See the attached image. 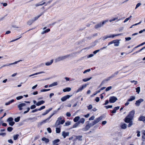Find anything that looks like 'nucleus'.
Masks as SVG:
<instances>
[{
    "label": "nucleus",
    "mask_w": 145,
    "mask_h": 145,
    "mask_svg": "<svg viewBox=\"0 0 145 145\" xmlns=\"http://www.w3.org/2000/svg\"><path fill=\"white\" fill-rule=\"evenodd\" d=\"M71 124V122L69 121H67V122L65 123L64 126H69Z\"/></svg>",
    "instance_id": "obj_44"
},
{
    "label": "nucleus",
    "mask_w": 145,
    "mask_h": 145,
    "mask_svg": "<svg viewBox=\"0 0 145 145\" xmlns=\"http://www.w3.org/2000/svg\"><path fill=\"white\" fill-rule=\"evenodd\" d=\"M91 78V77H90L89 78H86L85 79H83L82 80L84 82H86L87 81H88L90 80Z\"/></svg>",
    "instance_id": "obj_38"
},
{
    "label": "nucleus",
    "mask_w": 145,
    "mask_h": 145,
    "mask_svg": "<svg viewBox=\"0 0 145 145\" xmlns=\"http://www.w3.org/2000/svg\"><path fill=\"white\" fill-rule=\"evenodd\" d=\"M136 92L138 94H139L140 91V88L139 87H138L136 88Z\"/></svg>",
    "instance_id": "obj_37"
},
{
    "label": "nucleus",
    "mask_w": 145,
    "mask_h": 145,
    "mask_svg": "<svg viewBox=\"0 0 145 145\" xmlns=\"http://www.w3.org/2000/svg\"><path fill=\"white\" fill-rule=\"evenodd\" d=\"M144 44H145V42H144L142 43L139 44V45L137 46H136V47H139L141 46H142Z\"/></svg>",
    "instance_id": "obj_61"
},
{
    "label": "nucleus",
    "mask_w": 145,
    "mask_h": 145,
    "mask_svg": "<svg viewBox=\"0 0 145 145\" xmlns=\"http://www.w3.org/2000/svg\"><path fill=\"white\" fill-rule=\"evenodd\" d=\"M41 15L42 14H40L37 16L35 17L34 18V19H32V20L34 22L35 20H37L40 16H41Z\"/></svg>",
    "instance_id": "obj_40"
},
{
    "label": "nucleus",
    "mask_w": 145,
    "mask_h": 145,
    "mask_svg": "<svg viewBox=\"0 0 145 145\" xmlns=\"http://www.w3.org/2000/svg\"><path fill=\"white\" fill-rule=\"evenodd\" d=\"M122 35V34L121 33V34H118L111 35H110L108 36H105V37L102 38L103 40H104L108 38H111V37L113 38L117 36H119V35Z\"/></svg>",
    "instance_id": "obj_3"
},
{
    "label": "nucleus",
    "mask_w": 145,
    "mask_h": 145,
    "mask_svg": "<svg viewBox=\"0 0 145 145\" xmlns=\"http://www.w3.org/2000/svg\"><path fill=\"white\" fill-rule=\"evenodd\" d=\"M34 22L32 20H29L27 22V24L29 25H31Z\"/></svg>",
    "instance_id": "obj_36"
},
{
    "label": "nucleus",
    "mask_w": 145,
    "mask_h": 145,
    "mask_svg": "<svg viewBox=\"0 0 145 145\" xmlns=\"http://www.w3.org/2000/svg\"><path fill=\"white\" fill-rule=\"evenodd\" d=\"M53 116V115H51L48 118L46 119L45 120V121L47 122L49 121L50 119Z\"/></svg>",
    "instance_id": "obj_45"
},
{
    "label": "nucleus",
    "mask_w": 145,
    "mask_h": 145,
    "mask_svg": "<svg viewBox=\"0 0 145 145\" xmlns=\"http://www.w3.org/2000/svg\"><path fill=\"white\" fill-rule=\"evenodd\" d=\"M14 101V99H12L11 100L9 101L8 102H7L5 103V105H10V104L12 103Z\"/></svg>",
    "instance_id": "obj_24"
},
{
    "label": "nucleus",
    "mask_w": 145,
    "mask_h": 145,
    "mask_svg": "<svg viewBox=\"0 0 145 145\" xmlns=\"http://www.w3.org/2000/svg\"><path fill=\"white\" fill-rule=\"evenodd\" d=\"M45 72L44 71H42V72H37V73H34V74H31L29 76V77H31L32 76H33L34 75H37V74H42V73H44Z\"/></svg>",
    "instance_id": "obj_21"
},
{
    "label": "nucleus",
    "mask_w": 145,
    "mask_h": 145,
    "mask_svg": "<svg viewBox=\"0 0 145 145\" xmlns=\"http://www.w3.org/2000/svg\"><path fill=\"white\" fill-rule=\"evenodd\" d=\"M6 133H0V135L2 136L3 137H4L6 135Z\"/></svg>",
    "instance_id": "obj_58"
},
{
    "label": "nucleus",
    "mask_w": 145,
    "mask_h": 145,
    "mask_svg": "<svg viewBox=\"0 0 145 145\" xmlns=\"http://www.w3.org/2000/svg\"><path fill=\"white\" fill-rule=\"evenodd\" d=\"M26 105V104L25 103H21L19 104L18 105V108L20 110H21L23 109L22 107H24Z\"/></svg>",
    "instance_id": "obj_12"
},
{
    "label": "nucleus",
    "mask_w": 145,
    "mask_h": 145,
    "mask_svg": "<svg viewBox=\"0 0 145 145\" xmlns=\"http://www.w3.org/2000/svg\"><path fill=\"white\" fill-rule=\"evenodd\" d=\"M69 132H65V131H63L62 133V136H63L64 138H65L66 137L69 136Z\"/></svg>",
    "instance_id": "obj_14"
},
{
    "label": "nucleus",
    "mask_w": 145,
    "mask_h": 145,
    "mask_svg": "<svg viewBox=\"0 0 145 145\" xmlns=\"http://www.w3.org/2000/svg\"><path fill=\"white\" fill-rule=\"evenodd\" d=\"M22 61V60H19V61H16L14 62L13 63L9 64V65H11L16 64H17V63H18V62H19L20 61Z\"/></svg>",
    "instance_id": "obj_48"
},
{
    "label": "nucleus",
    "mask_w": 145,
    "mask_h": 145,
    "mask_svg": "<svg viewBox=\"0 0 145 145\" xmlns=\"http://www.w3.org/2000/svg\"><path fill=\"white\" fill-rule=\"evenodd\" d=\"M23 98V96H20L16 97V99L17 100H20Z\"/></svg>",
    "instance_id": "obj_54"
},
{
    "label": "nucleus",
    "mask_w": 145,
    "mask_h": 145,
    "mask_svg": "<svg viewBox=\"0 0 145 145\" xmlns=\"http://www.w3.org/2000/svg\"><path fill=\"white\" fill-rule=\"evenodd\" d=\"M119 73V71H116L113 74H112L111 76L108 77V80H109L112 79L113 78L115 77Z\"/></svg>",
    "instance_id": "obj_7"
},
{
    "label": "nucleus",
    "mask_w": 145,
    "mask_h": 145,
    "mask_svg": "<svg viewBox=\"0 0 145 145\" xmlns=\"http://www.w3.org/2000/svg\"><path fill=\"white\" fill-rule=\"evenodd\" d=\"M112 88L111 86H109L106 88V89H105V90L106 91H108L110 90Z\"/></svg>",
    "instance_id": "obj_50"
},
{
    "label": "nucleus",
    "mask_w": 145,
    "mask_h": 145,
    "mask_svg": "<svg viewBox=\"0 0 145 145\" xmlns=\"http://www.w3.org/2000/svg\"><path fill=\"white\" fill-rule=\"evenodd\" d=\"M118 100L117 98L114 96H112L110 97L109 101L110 103H114Z\"/></svg>",
    "instance_id": "obj_5"
},
{
    "label": "nucleus",
    "mask_w": 145,
    "mask_h": 145,
    "mask_svg": "<svg viewBox=\"0 0 145 145\" xmlns=\"http://www.w3.org/2000/svg\"><path fill=\"white\" fill-rule=\"evenodd\" d=\"M109 80H108V78H107L106 79L104 80L102 82H101V85H103L104 84L106 83Z\"/></svg>",
    "instance_id": "obj_32"
},
{
    "label": "nucleus",
    "mask_w": 145,
    "mask_h": 145,
    "mask_svg": "<svg viewBox=\"0 0 145 145\" xmlns=\"http://www.w3.org/2000/svg\"><path fill=\"white\" fill-rule=\"evenodd\" d=\"M79 125V123H78V122L76 123L73 125V128H75L77 127Z\"/></svg>",
    "instance_id": "obj_42"
},
{
    "label": "nucleus",
    "mask_w": 145,
    "mask_h": 145,
    "mask_svg": "<svg viewBox=\"0 0 145 145\" xmlns=\"http://www.w3.org/2000/svg\"><path fill=\"white\" fill-rule=\"evenodd\" d=\"M13 119L12 117H10L7 120V121L9 122V125L12 126L15 124V122L13 121Z\"/></svg>",
    "instance_id": "obj_4"
},
{
    "label": "nucleus",
    "mask_w": 145,
    "mask_h": 145,
    "mask_svg": "<svg viewBox=\"0 0 145 145\" xmlns=\"http://www.w3.org/2000/svg\"><path fill=\"white\" fill-rule=\"evenodd\" d=\"M88 125H89V126L91 127V126H93L95 124H94V123L93 121H92L91 123H88Z\"/></svg>",
    "instance_id": "obj_59"
},
{
    "label": "nucleus",
    "mask_w": 145,
    "mask_h": 145,
    "mask_svg": "<svg viewBox=\"0 0 145 145\" xmlns=\"http://www.w3.org/2000/svg\"><path fill=\"white\" fill-rule=\"evenodd\" d=\"M90 71H91V69H88L87 70H85L83 72V73L84 74H85V73H86L87 72H89Z\"/></svg>",
    "instance_id": "obj_60"
},
{
    "label": "nucleus",
    "mask_w": 145,
    "mask_h": 145,
    "mask_svg": "<svg viewBox=\"0 0 145 145\" xmlns=\"http://www.w3.org/2000/svg\"><path fill=\"white\" fill-rule=\"evenodd\" d=\"M71 89L70 88H67L63 89V91L64 92L66 91H70L71 90Z\"/></svg>",
    "instance_id": "obj_25"
},
{
    "label": "nucleus",
    "mask_w": 145,
    "mask_h": 145,
    "mask_svg": "<svg viewBox=\"0 0 145 145\" xmlns=\"http://www.w3.org/2000/svg\"><path fill=\"white\" fill-rule=\"evenodd\" d=\"M135 97L134 96H131L130 97V98L127 100L128 101H132L135 99Z\"/></svg>",
    "instance_id": "obj_20"
},
{
    "label": "nucleus",
    "mask_w": 145,
    "mask_h": 145,
    "mask_svg": "<svg viewBox=\"0 0 145 145\" xmlns=\"http://www.w3.org/2000/svg\"><path fill=\"white\" fill-rule=\"evenodd\" d=\"M20 117H18L14 119V121L16 122H18L20 121Z\"/></svg>",
    "instance_id": "obj_41"
},
{
    "label": "nucleus",
    "mask_w": 145,
    "mask_h": 145,
    "mask_svg": "<svg viewBox=\"0 0 145 145\" xmlns=\"http://www.w3.org/2000/svg\"><path fill=\"white\" fill-rule=\"evenodd\" d=\"M87 107L88 110H90L92 108V106L91 105H90L88 106Z\"/></svg>",
    "instance_id": "obj_62"
},
{
    "label": "nucleus",
    "mask_w": 145,
    "mask_h": 145,
    "mask_svg": "<svg viewBox=\"0 0 145 145\" xmlns=\"http://www.w3.org/2000/svg\"><path fill=\"white\" fill-rule=\"evenodd\" d=\"M36 106L35 105H33L31 106L30 107V108L31 109H33L35 108H36Z\"/></svg>",
    "instance_id": "obj_63"
},
{
    "label": "nucleus",
    "mask_w": 145,
    "mask_h": 145,
    "mask_svg": "<svg viewBox=\"0 0 145 145\" xmlns=\"http://www.w3.org/2000/svg\"><path fill=\"white\" fill-rule=\"evenodd\" d=\"M69 56V55H67L66 56H60L59 57L57 58L56 59V62H57L59 61H61L63 60L64 59H65L67 58Z\"/></svg>",
    "instance_id": "obj_2"
},
{
    "label": "nucleus",
    "mask_w": 145,
    "mask_h": 145,
    "mask_svg": "<svg viewBox=\"0 0 145 145\" xmlns=\"http://www.w3.org/2000/svg\"><path fill=\"white\" fill-rule=\"evenodd\" d=\"M118 19V18H114L113 19H111L109 20V21L110 22H111L112 21H115V20H117Z\"/></svg>",
    "instance_id": "obj_52"
},
{
    "label": "nucleus",
    "mask_w": 145,
    "mask_h": 145,
    "mask_svg": "<svg viewBox=\"0 0 145 145\" xmlns=\"http://www.w3.org/2000/svg\"><path fill=\"white\" fill-rule=\"evenodd\" d=\"M46 122H46V121H45V120H44L40 122L39 123V125H42L43 124Z\"/></svg>",
    "instance_id": "obj_43"
},
{
    "label": "nucleus",
    "mask_w": 145,
    "mask_h": 145,
    "mask_svg": "<svg viewBox=\"0 0 145 145\" xmlns=\"http://www.w3.org/2000/svg\"><path fill=\"white\" fill-rule=\"evenodd\" d=\"M88 124L86 125L85 126V127L82 129V130L83 131H86L88 130L90 128V127Z\"/></svg>",
    "instance_id": "obj_13"
},
{
    "label": "nucleus",
    "mask_w": 145,
    "mask_h": 145,
    "mask_svg": "<svg viewBox=\"0 0 145 145\" xmlns=\"http://www.w3.org/2000/svg\"><path fill=\"white\" fill-rule=\"evenodd\" d=\"M60 141V140L59 139H57L56 140H54L53 142V144L54 145L57 144V143Z\"/></svg>",
    "instance_id": "obj_33"
},
{
    "label": "nucleus",
    "mask_w": 145,
    "mask_h": 145,
    "mask_svg": "<svg viewBox=\"0 0 145 145\" xmlns=\"http://www.w3.org/2000/svg\"><path fill=\"white\" fill-rule=\"evenodd\" d=\"M52 108H50L48 110H46V111L42 114V115L44 116L48 114L50 111L52 110Z\"/></svg>",
    "instance_id": "obj_16"
},
{
    "label": "nucleus",
    "mask_w": 145,
    "mask_h": 145,
    "mask_svg": "<svg viewBox=\"0 0 145 145\" xmlns=\"http://www.w3.org/2000/svg\"><path fill=\"white\" fill-rule=\"evenodd\" d=\"M50 31V29H48L46 30H44L42 32H41V34H43L45 33H48V32Z\"/></svg>",
    "instance_id": "obj_31"
},
{
    "label": "nucleus",
    "mask_w": 145,
    "mask_h": 145,
    "mask_svg": "<svg viewBox=\"0 0 145 145\" xmlns=\"http://www.w3.org/2000/svg\"><path fill=\"white\" fill-rule=\"evenodd\" d=\"M18 136H19V135L18 134H16V135L14 136H13L14 139L15 140H16L18 138Z\"/></svg>",
    "instance_id": "obj_47"
},
{
    "label": "nucleus",
    "mask_w": 145,
    "mask_h": 145,
    "mask_svg": "<svg viewBox=\"0 0 145 145\" xmlns=\"http://www.w3.org/2000/svg\"><path fill=\"white\" fill-rule=\"evenodd\" d=\"M135 114V111L132 110L129 113L128 115L125 118V121L126 123H129L128 127H131L133 124V122L131 121L133 119Z\"/></svg>",
    "instance_id": "obj_1"
},
{
    "label": "nucleus",
    "mask_w": 145,
    "mask_h": 145,
    "mask_svg": "<svg viewBox=\"0 0 145 145\" xmlns=\"http://www.w3.org/2000/svg\"><path fill=\"white\" fill-rule=\"evenodd\" d=\"M53 116V115H51L48 118L46 119L45 120V121L47 122L49 121L50 119Z\"/></svg>",
    "instance_id": "obj_46"
},
{
    "label": "nucleus",
    "mask_w": 145,
    "mask_h": 145,
    "mask_svg": "<svg viewBox=\"0 0 145 145\" xmlns=\"http://www.w3.org/2000/svg\"><path fill=\"white\" fill-rule=\"evenodd\" d=\"M95 118V117L94 116H93L90 118H89V120H92L94 119Z\"/></svg>",
    "instance_id": "obj_64"
},
{
    "label": "nucleus",
    "mask_w": 145,
    "mask_h": 145,
    "mask_svg": "<svg viewBox=\"0 0 145 145\" xmlns=\"http://www.w3.org/2000/svg\"><path fill=\"white\" fill-rule=\"evenodd\" d=\"M61 120H62V117L60 116L57 118V120L56 121L55 124V127H58V126L59 125V121H60Z\"/></svg>",
    "instance_id": "obj_10"
},
{
    "label": "nucleus",
    "mask_w": 145,
    "mask_h": 145,
    "mask_svg": "<svg viewBox=\"0 0 145 145\" xmlns=\"http://www.w3.org/2000/svg\"><path fill=\"white\" fill-rule=\"evenodd\" d=\"M141 4L140 3H138L136 5V7L135 8V9H136L138 7H139L141 5Z\"/></svg>",
    "instance_id": "obj_55"
},
{
    "label": "nucleus",
    "mask_w": 145,
    "mask_h": 145,
    "mask_svg": "<svg viewBox=\"0 0 145 145\" xmlns=\"http://www.w3.org/2000/svg\"><path fill=\"white\" fill-rule=\"evenodd\" d=\"M60 129L59 128H56V132L57 133H59L60 132Z\"/></svg>",
    "instance_id": "obj_39"
},
{
    "label": "nucleus",
    "mask_w": 145,
    "mask_h": 145,
    "mask_svg": "<svg viewBox=\"0 0 145 145\" xmlns=\"http://www.w3.org/2000/svg\"><path fill=\"white\" fill-rule=\"evenodd\" d=\"M139 121H145V117L144 116H141L138 119Z\"/></svg>",
    "instance_id": "obj_28"
},
{
    "label": "nucleus",
    "mask_w": 145,
    "mask_h": 145,
    "mask_svg": "<svg viewBox=\"0 0 145 145\" xmlns=\"http://www.w3.org/2000/svg\"><path fill=\"white\" fill-rule=\"evenodd\" d=\"M50 89H43L41 90L40 91L41 92H43L45 91H50Z\"/></svg>",
    "instance_id": "obj_53"
},
{
    "label": "nucleus",
    "mask_w": 145,
    "mask_h": 145,
    "mask_svg": "<svg viewBox=\"0 0 145 145\" xmlns=\"http://www.w3.org/2000/svg\"><path fill=\"white\" fill-rule=\"evenodd\" d=\"M108 22V20H105L103 22H102V24H100V27L102 26L103 25L105 24L106 22Z\"/></svg>",
    "instance_id": "obj_34"
},
{
    "label": "nucleus",
    "mask_w": 145,
    "mask_h": 145,
    "mask_svg": "<svg viewBox=\"0 0 145 145\" xmlns=\"http://www.w3.org/2000/svg\"><path fill=\"white\" fill-rule=\"evenodd\" d=\"M125 39L126 41H128L131 39V38L130 37H125Z\"/></svg>",
    "instance_id": "obj_57"
},
{
    "label": "nucleus",
    "mask_w": 145,
    "mask_h": 145,
    "mask_svg": "<svg viewBox=\"0 0 145 145\" xmlns=\"http://www.w3.org/2000/svg\"><path fill=\"white\" fill-rule=\"evenodd\" d=\"M85 120V119L83 118H82L80 119V120L78 121V122L79 124L81 123L82 124H83L84 123Z\"/></svg>",
    "instance_id": "obj_22"
},
{
    "label": "nucleus",
    "mask_w": 145,
    "mask_h": 145,
    "mask_svg": "<svg viewBox=\"0 0 145 145\" xmlns=\"http://www.w3.org/2000/svg\"><path fill=\"white\" fill-rule=\"evenodd\" d=\"M53 62V60H51L50 62H48L45 63V65L47 66H49L51 65Z\"/></svg>",
    "instance_id": "obj_26"
},
{
    "label": "nucleus",
    "mask_w": 145,
    "mask_h": 145,
    "mask_svg": "<svg viewBox=\"0 0 145 145\" xmlns=\"http://www.w3.org/2000/svg\"><path fill=\"white\" fill-rule=\"evenodd\" d=\"M119 73V71H116L113 74H112L111 76L108 77V80H109L112 79L113 78L115 77Z\"/></svg>",
    "instance_id": "obj_8"
},
{
    "label": "nucleus",
    "mask_w": 145,
    "mask_h": 145,
    "mask_svg": "<svg viewBox=\"0 0 145 145\" xmlns=\"http://www.w3.org/2000/svg\"><path fill=\"white\" fill-rule=\"evenodd\" d=\"M76 140H78L79 141H82V135H78V136H76Z\"/></svg>",
    "instance_id": "obj_19"
},
{
    "label": "nucleus",
    "mask_w": 145,
    "mask_h": 145,
    "mask_svg": "<svg viewBox=\"0 0 145 145\" xmlns=\"http://www.w3.org/2000/svg\"><path fill=\"white\" fill-rule=\"evenodd\" d=\"M115 40L114 41H114V46H118L119 45V44H120L119 40Z\"/></svg>",
    "instance_id": "obj_15"
},
{
    "label": "nucleus",
    "mask_w": 145,
    "mask_h": 145,
    "mask_svg": "<svg viewBox=\"0 0 145 145\" xmlns=\"http://www.w3.org/2000/svg\"><path fill=\"white\" fill-rule=\"evenodd\" d=\"M100 121V117H99L96 119H95L93 122L95 125Z\"/></svg>",
    "instance_id": "obj_27"
},
{
    "label": "nucleus",
    "mask_w": 145,
    "mask_h": 145,
    "mask_svg": "<svg viewBox=\"0 0 145 145\" xmlns=\"http://www.w3.org/2000/svg\"><path fill=\"white\" fill-rule=\"evenodd\" d=\"M71 96L72 95H65L61 98V100L62 101H66L67 99H69Z\"/></svg>",
    "instance_id": "obj_11"
},
{
    "label": "nucleus",
    "mask_w": 145,
    "mask_h": 145,
    "mask_svg": "<svg viewBox=\"0 0 145 145\" xmlns=\"http://www.w3.org/2000/svg\"><path fill=\"white\" fill-rule=\"evenodd\" d=\"M45 103L44 101L42 100L38 102L36 104V105L37 106H39Z\"/></svg>",
    "instance_id": "obj_18"
},
{
    "label": "nucleus",
    "mask_w": 145,
    "mask_h": 145,
    "mask_svg": "<svg viewBox=\"0 0 145 145\" xmlns=\"http://www.w3.org/2000/svg\"><path fill=\"white\" fill-rule=\"evenodd\" d=\"M122 129H125L127 127V124L125 123H123L121 126Z\"/></svg>",
    "instance_id": "obj_35"
},
{
    "label": "nucleus",
    "mask_w": 145,
    "mask_h": 145,
    "mask_svg": "<svg viewBox=\"0 0 145 145\" xmlns=\"http://www.w3.org/2000/svg\"><path fill=\"white\" fill-rule=\"evenodd\" d=\"M45 108V106H42L40 108L38 109V110L39 111H40L41 110L44 109Z\"/></svg>",
    "instance_id": "obj_56"
},
{
    "label": "nucleus",
    "mask_w": 145,
    "mask_h": 145,
    "mask_svg": "<svg viewBox=\"0 0 145 145\" xmlns=\"http://www.w3.org/2000/svg\"><path fill=\"white\" fill-rule=\"evenodd\" d=\"M42 141H45L46 143H47L49 142V139L44 137L42 138Z\"/></svg>",
    "instance_id": "obj_23"
},
{
    "label": "nucleus",
    "mask_w": 145,
    "mask_h": 145,
    "mask_svg": "<svg viewBox=\"0 0 145 145\" xmlns=\"http://www.w3.org/2000/svg\"><path fill=\"white\" fill-rule=\"evenodd\" d=\"M87 85V84H86L82 85L81 87H80L76 91V93H78L81 91L84 88L86 87Z\"/></svg>",
    "instance_id": "obj_9"
},
{
    "label": "nucleus",
    "mask_w": 145,
    "mask_h": 145,
    "mask_svg": "<svg viewBox=\"0 0 145 145\" xmlns=\"http://www.w3.org/2000/svg\"><path fill=\"white\" fill-rule=\"evenodd\" d=\"M120 108V106H118L116 107H115L114 109V110L112 111L111 112L112 113H115L116 112V111L118 110Z\"/></svg>",
    "instance_id": "obj_17"
},
{
    "label": "nucleus",
    "mask_w": 145,
    "mask_h": 145,
    "mask_svg": "<svg viewBox=\"0 0 145 145\" xmlns=\"http://www.w3.org/2000/svg\"><path fill=\"white\" fill-rule=\"evenodd\" d=\"M100 92V90H98L97 91H96V93H94L91 96V97H93L96 95L98 93Z\"/></svg>",
    "instance_id": "obj_51"
},
{
    "label": "nucleus",
    "mask_w": 145,
    "mask_h": 145,
    "mask_svg": "<svg viewBox=\"0 0 145 145\" xmlns=\"http://www.w3.org/2000/svg\"><path fill=\"white\" fill-rule=\"evenodd\" d=\"M13 130V128L11 127H8L7 129V131L9 132H11Z\"/></svg>",
    "instance_id": "obj_49"
},
{
    "label": "nucleus",
    "mask_w": 145,
    "mask_h": 145,
    "mask_svg": "<svg viewBox=\"0 0 145 145\" xmlns=\"http://www.w3.org/2000/svg\"><path fill=\"white\" fill-rule=\"evenodd\" d=\"M80 117L79 116H77L74 119L73 121H74L76 122H77V121H78L80 119Z\"/></svg>",
    "instance_id": "obj_30"
},
{
    "label": "nucleus",
    "mask_w": 145,
    "mask_h": 145,
    "mask_svg": "<svg viewBox=\"0 0 145 145\" xmlns=\"http://www.w3.org/2000/svg\"><path fill=\"white\" fill-rule=\"evenodd\" d=\"M142 138L143 139H145V130L142 131Z\"/></svg>",
    "instance_id": "obj_29"
},
{
    "label": "nucleus",
    "mask_w": 145,
    "mask_h": 145,
    "mask_svg": "<svg viewBox=\"0 0 145 145\" xmlns=\"http://www.w3.org/2000/svg\"><path fill=\"white\" fill-rule=\"evenodd\" d=\"M143 101L144 99H140L136 101L135 105L136 106H138L140 105L141 103Z\"/></svg>",
    "instance_id": "obj_6"
}]
</instances>
